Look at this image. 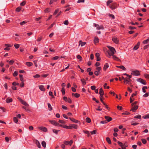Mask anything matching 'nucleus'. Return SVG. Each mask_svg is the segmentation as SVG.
Segmentation results:
<instances>
[{
	"label": "nucleus",
	"mask_w": 149,
	"mask_h": 149,
	"mask_svg": "<svg viewBox=\"0 0 149 149\" xmlns=\"http://www.w3.org/2000/svg\"><path fill=\"white\" fill-rule=\"evenodd\" d=\"M125 77L122 76V78L124 79V82L125 84H129L131 86H132V80L130 79V78L132 77V75H125Z\"/></svg>",
	"instance_id": "f257e3e1"
},
{
	"label": "nucleus",
	"mask_w": 149,
	"mask_h": 149,
	"mask_svg": "<svg viewBox=\"0 0 149 149\" xmlns=\"http://www.w3.org/2000/svg\"><path fill=\"white\" fill-rule=\"evenodd\" d=\"M107 47L109 49L107 52L109 55V57L110 58L111 56L114 55L116 51L114 48L112 47L109 46H107Z\"/></svg>",
	"instance_id": "f03ea898"
},
{
	"label": "nucleus",
	"mask_w": 149,
	"mask_h": 149,
	"mask_svg": "<svg viewBox=\"0 0 149 149\" xmlns=\"http://www.w3.org/2000/svg\"><path fill=\"white\" fill-rule=\"evenodd\" d=\"M132 107L131 111H132L133 112H135L138 109V106L136 105H134V104H132Z\"/></svg>",
	"instance_id": "7ed1b4c3"
},
{
	"label": "nucleus",
	"mask_w": 149,
	"mask_h": 149,
	"mask_svg": "<svg viewBox=\"0 0 149 149\" xmlns=\"http://www.w3.org/2000/svg\"><path fill=\"white\" fill-rule=\"evenodd\" d=\"M109 7L112 10H113L117 8V4L115 3H114L110 4Z\"/></svg>",
	"instance_id": "20e7f679"
},
{
	"label": "nucleus",
	"mask_w": 149,
	"mask_h": 149,
	"mask_svg": "<svg viewBox=\"0 0 149 149\" xmlns=\"http://www.w3.org/2000/svg\"><path fill=\"white\" fill-rule=\"evenodd\" d=\"M137 81L143 85H146V81L141 78H139L137 79Z\"/></svg>",
	"instance_id": "39448f33"
},
{
	"label": "nucleus",
	"mask_w": 149,
	"mask_h": 149,
	"mask_svg": "<svg viewBox=\"0 0 149 149\" xmlns=\"http://www.w3.org/2000/svg\"><path fill=\"white\" fill-rule=\"evenodd\" d=\"M94 26L95 27H96V29H104V28L103 26H102L101 25L99 26V25L94 24Z\"/></svg>",
	"instance_id": "423d86ee"
},
{
	"label": "nucleus",
	"mask_w": 149,
	"mask_h": 149,
	"mask_svg": "<svg viewBox=\"0 0 149 149\" xmlns=\"http://www.w3.org/2000/svg\"><path fill=\"white\" fill-rule=\"evenodd\" d=\"M18 99L20 101L21 103L24 105L27 106H29V105L25 101H24L21 98H18Z\"/></svg>",
	"instance_id": "0eeeda50"
},
{
	"label": "nucleus",
	"mask_w": 149,
	"mask_h": 149,
	"mask_svg": "<svg viewBox=\"0 0 149 149\" xmlns=\"http://www.w3.org/2000/svg\"><path fill=\"white\" fill-rule=\"evenodd\" d=\"M38 128L39 129L45 132H46L47 131V128L44 127H38Z\"/></svg>",
	"instance_id": "6e6552de"
},
{
	"label": "nucleus",
	"mask_w": 149,
	"mask_h": 149,
	"mask_svg": "<svg viewBox=\"0 0 149 149\" xmlns=\"http://www.w3.org/2000/svg\"><path fill=\"white\" fill-rule=\"evenodd\" d=\"M140 73L139 70H135L132 71L131 74H140Z\"/></svg>",
	"instance_id": "1a4fd4ad"
},
{
	"label": "nucleus",
	"mask_w": 149,
	"mask_h": 149,
	"mask_svg": "<svg viewBox=\"0 0 149 149\" xmlns=\"http://www.w3.org/2000/svg\"><path fill=\"white\" fill-rule=\"evenodd\" d=\"M99 94L101 97H102L104 94V92L102 88H101L99 90Z\"/></svg>",
	"instance_id": "9d476101"
},
{
	"label": "nucleus",
	"mask_w": 149,
	"mask_h": 149,
	"mask_svg": "<svg viewBox=\"0 0 149 149\" xmlns=\"http://www.w3.org/2000/svg\"><path fill=\"white\" fill-rule=\"evenodd\" d=\"M39 89L42 91H45V88L44 86L43 85H40L38 86Z\"/></svg>",
	"instance_id": "9b49d317"
},
{
	"label": "nucleus",
	"mask_w": 149,
	"mask_h": 149,
	"mask_svg": "<svg viewBox=\"0 0 149 149\" xmlns=\"http://www.w3.org/2000/svg\"><path fill=\"white\" fill-rule=\"evenodd\" d=\"M113 41L116 43V44H117L118 43L119 40H118V38L115 37H113L112 38Z\"/></svg>",
	"instance_id": "f8f14e48"
},
{
	"label": "nucleus",
	"mask_w": 149,
	"mask_h": 149,
	"mask_svg": "<svg viewBox=\"0 0 149 149\" xmlns=\"http://www.w3.org/2000/svg\"><path fill=\"white\" fill-rule=\"evenodd\" d=\"M105 118L108 122H109L112 120V118L108 116H105Z\"/></svg>",
	"instance_id": "ddd939ff"
},
{
	"label": "nucleus",
	"mask_w": 149,
	"mask_h": 149,
	"mask_svg": "<svg viewBox=\"0 0 149 149\" xmlns=\"http://www.w3.org/2000/svg\"><path fill=\"white\" fill-rule=\"evenodd\" d=\"M140 44V42H138L137 44L136 45H135L133 48V50H135L139 48Z\"/></svg>",
	"instance_id": "4468645a"
},
{
	"label": "nucleus",
	"mask_w": 149,
	"mask_h": 149,
	"mask_svg": "<svg viewBox=\"0 0 149 149\" xmlns=\"http://www.w3.org/2000/svg\"><path fill=\"white\" fill-rule=\"evenodd\" d=\"M69 119L72 121L73 122L75 123H78L79 122V121L77 120H76L73 118H70Z\"/></svg>",
	"instance_id": "2eb2a0df"
},
{
	"label": "nucleus",
	"mask_w": 149,
	"mask_h": 149,
	"mask_svg": "<svg viewBox=\"0 0 149 149\" xmlns=\"http://www.w3.org/2000/svg\"><path fill=\"white\" fill-rule=\"evenodd\" d=\"M6 102L7 103H9L12 102V99L11 98H8L6 99Z\"/></svg>",
	"instance_id": "dca6fc26"
},
{
	"label": "nucleus",
	"mask_w": 149,
	"mask_h": 149,
	"mask_svg": "<svg viewBox=\"0 0 149 149\" xmlns=\"http://www.w3.org/2000/svg\"><path fill=\"white\" fill-rule=\"evenodd\" d=\"M72 96L74 95L76 97L78 98L80 96V94L78 93H72Z\"/></svg>",
	"instance_id": "f3484780"
},
{
	"label": "nucleus",
	"mask_w": 149,
	"mask_h": 149,
	"mask_svg": "<svg viewBox=\"0 0 149 149\" xmlns=\"http://www.w3.org/2000/svg\"><path fill=\"white\" fill-rule=\"evenodd\" d=\"M52 131L53 133H55L56 134H58V132L60 131V130H56L54 129H52Z\"/></svg>",
	"instance_id": "a211bd4d"
},
{
	"label": "nucleus",
	"mask_w": 149,
	"mask_h": 149,
	"mask_svg": "<svg viewBox=\"0 0 149 149\" xmlns=\"http://www.w3.org/2000/svg\"><path fill=\"white\" fill-rule=\"evenodd\" d=\"M86 43L85 42H83L81 40H80L79 41V45H81V47L84 45H85Z\"/></svg>",
	"instance_id": "6ab92c4d"
},
{
	"label": "nucleus",
	"mask_w": 149,
	"mask_h": 149,
	"mask_svg": "<svg viewBox=\"0 0 149 149\" xmlns=\"http://www.w3.org/2000/svg\"><path fill=\"white\" fill-rule=\"evenodd\" d=\"M81 81L82 82V83L83 86L85 85L86 84V82L85 80V79H81Z\"/></svg>",
	"instance_id": "aec40b11"
},
{
	"label": "nucleus",
	"mask_w": 149,
	"mask_h": 149,
	"mask_svg": "<svg viewBox=\"0 0 149 149\" xmlns=\"http://www.w3.org/2000/svg\"><path fill=\"white\" fill-rule=\"evenodd\" d=\"M36 144L37 146L38 147V148H41L40 144L38 141L36 140Z\"/></svg>",
	"instance_id": "412c9836"
},
{
	"label": "nucleus",
	"mask_w": 149,
	"mask_h": 149,
	"mask_svg": "<svg viewBox=\"0 0 149 149\" xmlns=\"http://www.w3.org/2000/svg\"><path fill=\"white\" fill-rule=\"evenodd\" d=\"M109 65L107 63H106L104 66L103 69L104 70H106L108 68Z\"/></svg>",
	"instance_id": "4be33fe9"
},
{
	"label": "nucleus",
	"mask_w": 149,
	"mask_h": 149,
	"mask_svg": "<svg viewBox=\"0 0 149 149\" xmlns=\"http://www.w3.org/2000/svg\"><path fill=\"white\" fill-rule=\"evenodd\" d=\"M113 56V58L115 60L119 61L120 59L116 56H114V55L112 56Z\"/></svg>",
	"instance_id": "5701e85b"
},
{
	"label": "nucleus",
	"mask_w": 149,
	"mask_h": 149,
	"mask_svg": "<svg viewBox=\"0 0 149 149\" xmlns=\"http://www.w3.org/2000/svg\"><path fill=\"white\" fill-rule=\"evenodd\" d=\"M107 141V142L108 143L111 144V141L109 137H107L106 138Z\"/></svg>",
	"instance_id": "b1692460"
},
{
	"label": "nucleus",
	"mask_w": 149,
	"mask_h": 149,
	"mask_svg": "<svg viewBox=\"0 0 149 149\" xmlns=\"http://www.w3.org/2000/svg\"><path fill=\"white\" fill-rule=\"evenodd\" d=\"M48 107L49 108V111H51L52 110V108L51 106V104L49 103H48Z\"/></svg>",
	"instance_id": "393cba45"
},
{
	"label": "nucleus",
	"mask_w": 149,
	"mask_h": 149,
	"mask_svg": "<svg viewBox=\"0 0 149 149\" xmlns=\"http://www.w3.org/2000/svg\"><path fill=\"white\" fill-rule=\"evenodd\" d=\"M42 146L44 147L45 148L46 147V142L44 141H42L41 143Z\"/></svg>",
	"instance_id": "a878e982"
},
{
	"label": "nucleus",
	"mask_w": 149,
	"mask_h": 149,
	"mask_svg": "<svg viewBox=\"0 0 149 149\" xmlns=\"http://www.w3.org/2000/svg\"><path fill=\"white\" fill-rule=\"evenodd\" d=\"M86 121L88 123H90L91 122V119H90V118L87 117L86 119Z\"/></svg>",
	"instance_id": "bb28decb"
},
{
	"label": "nucleus",
	"mask_w": 149,
	"mask_h": 149,
	"mask_svg": "<svg viewBox=\"0 0 149 149\" xmlns=\"http://www.w3.org/2000/svg\"><path fill=\"white\" fill-rule=\"evenodd\" d=\"M26 65L29 66H30L33 65V63L31 62H27L26 63Z\"/></svg>",
	"instance_id": "cd10ccee"
},
{
	"label": "nucleus",
	"mask_w": 149,
	"mask_h": 149,
	"mask_svg": "<svg viewBox=\"0 0 149 149\" xmlns=\"http://www.w3.org/2000/svg\"><path fill=\"white\" fill-rule=\"evenodd\" d=\"M112 2H113V1L112 0H108L107 2V6H110V4Z\"/></svg>",
	"instance_id": "c85d7f7f"
},
{
	"label": "nucleus",
	"mask_w": 149,
	"mask_h": 149,
	"mask_svg": "<svg viewBox=\"0 0 149 149\" xmlns=\"http://www.w3.org/2000/svg\"><path fill=\"white\" fill-rule=\"evenodd\" d=\"M131 124L133 125H136L139 124L138 123H134V121H132L131 123Z\"/></svg>",
	"instance_id": "c756f323"
},
{
	"label": "nucleus",
	"mask_w": 149,
	"mask_h": 149,
	"mask_svg": "<svg viewBox=\"0 0 149 149\" xmlns=\"http://www.w3.org/2000/svg\"><path fill=\"white\" fill-rule=\"evenodd\" d=\"M72 127L75 129H77L78 127V126L77 125L72 124Z\"/></svg>",
	"instance_id": "7c9ffc66"
},
{
	"label": "nucleus",
	"mask_w": 149,
	"mask_h": 149,
	"mask_svg": "<svg viewBox=\"0 0 149 149\" xmlns=\"http://www.w3.org/2000/svg\"><path fill=\"white\" fill-rule=\"evenodd\" d=\"M141 116L140 115H138L135 116L134 117V118H138L141 119Z\"/></svg>",
	"instance_id": "2f4dec72"
},
{
	"label": "nucleus",
	"mask_w": 149,
	"mask_h": 149,
	"mask_svg": "<svg viewBox=\"0 0 149 149\" xmlns=\"http://www.w3.org/2000/svg\"><path fill=\"white\" fill-rule=\"evenodd\" d=\"M149 42V37L146 40H145L143 42V43L144 44H147Z\"/></svg>",
	"instance_id": "473e14b6"
},
{
	"label": "nucleus",
	"mask_w": 149,
	"mask_h": 149,
	"mask_svg": "<svg viewBox=\"0 0 149 149\" xmlns=\"http://www.w3.org/2000/svg\"><path fill=\"white\" fill-rule=\"evenodd\" d=\"M13 120L14 122L15 123H17L18 122V120L17 118L16 117H14L13 118Z\"/></svg>",
	"instance_id": "72a5a7b5"
},
{
	"label": "nucleus",
	"mask_w": 149,
	"mask_h": 149,
	"mask_svg": "<svg viewBox=\"0 0 149 149\" xmlns=\"http://www.w3.org/2000/svg\"><path fill=\"white\" fill-rule=\"evenodd\" d=\"M98 39L97 37H95L94 39V42L95 43H97L98 42Z\"/></svg>",
	"instance_id": "f704fd0d"
},
{
	"label": "nucleus",
	"mask_w": 149,
	"mask_h": 149,
	"mask_svg": "<svg viewBox=\"0 0 149 149\" xmlns=\"http://www.w3.org/2000/svg\"><path fill=\"white\" fill-rule=\"evenodd\" d=\"M141 141L142 143L144 144H146L147 142L146 140L144 139H141Z\"/></svg>",
	"instance_id": "c9c22d12"
},
{
	"label": "nucleus",
	"mask_w": 149,
	"mask_h": 149,
	"mask_svg": "<svg viewBox=\"0 0 149 149\" xmlns=\"http://www.w3.org/2000/svg\"><path fill=\"white\" fill-rule=\"evenodd\" d=\"M118 143L121 147L123 146L124 145V144L123 143L119 141L118 142Z\"/></svg>",
	"instance_id": "e433bc0d"
},
{
	"label": "nucleus",
	"mask_w": 149,
	"mask_h": 149,
	"mask_svg": "<svg viewBox=\"0 0 149 149\" xmlns=\"http://www.w3.org/2000/svg\"><path fill=\"white\" fill-rule=\"evenodd\" d=\"M19 76L21 81L22 82L24 81V78L23 75H19Z\"/></svg>",
	"instance_id": "4c0bfd02"
},
{
	"label": "nucleus",
	"mask_w": 149,
	"mask_h": 149,
	"mask_svg": "<svg viewBox=\"0 0 149 149\" xmlns=\"http://www.w3.org/2000/svg\"><path fill=\"white\" fill-rule=\"evenodd\" d=\"M143 118L144 119L149 118V114L143 116Z\"/></svg>",
	"instance_id": "58836bf2"
},
{
	"label": "nucleus",
	"mask_w": 149,
	"mask_h": 149,
	"mask_svg": "<svg viewBox=\"0 0 149 149\" xmlns=\"http://www.w3.org/2000/svg\"><path fill=\"white\" fill-rule=\"evenodd\" d=\"M61 127L66 129H67L68 126H67L65 125H61Z\"/></svg>",
	"instance_id": "ea45409f"
},
{
	"label": "nucleus",
	"mask_w": 149,
	"mask_h": 149,
	"mask_svg": "<svg viewBox=\"0 0 149 149\" xmlns=\"http://www.w3.org/2000/svg\"><path fill=\"white\" fill-rule=\"evenodd\" d=\"M118 67H119L120 69L123 70H125L126 69L125 68L123 65H121L119 66H118Z\"/></svg>",
	"instance_id": "a19ab883"
},
{
	"label": "nucleus",
	"mask_w": 149,
	"mask_h": 149,
	"mask_svg": "<svg viewBox=\"0 0 149 149\" xmlns=\"http://www.w3.org/2000/svg\"><path fill=\"white\" fill-rule=\"evenodd\" d=\"M50 122L53 125H55V124L56 123V121L55 120H50Z\"/></svg>",
	"instance_id": "79ce46f5"
},
{
	"label": "nucleus",
	"mask_w": 149,
	"mask_h": 149,
	"mask_svg": "<svg viewBox=\"0 0 149 149\" xmlns=\"http://www.w3.org/2000/svg\"><path fill=\"white\" fill-rule=\"evenodd\" d=\"M61 92L63 95H64L65 93V89L64 88H62L61 89Z\"/></svg>",
	"instance_id": "37998d69"
},
{
	"label": "nucleus",
	"mask_w": 149,
	"mask_h": 149,
	"mask_svg": "<svg viewBox=\"0 0 149 149\" xmlns=\"http://www.w3.org/2000/svg\"><path fill=\"white\" fill-rule=\"evenodd\" d=\"M84 132L85 133V134H87L88 135V136H89L90 135V134L89 133V132L88 131H84Z\"/></svg>",
	"instance_id": "c03bdc74"
},
{
	"label": "nucleus",
	"mask_w": 149,
	"mask_h": 149,
	"mask_svg": "<svg viewBox=\"0 0 149 149\" xmlns=\"http://www.w3.org/2000/svg\"><path fill=\"white\" fill-rule=\"evenodd\" d=\"M49 95L50 96H52V98H54V96L53 95V93H52V92L51 91H50L49 92Z\"/></svg>",
	"instance_id": "a18cd8bd"
},
{
	"label": "nucleus",
	"mask_w": 149,
	"mask_h": 149,
	"mask_svg": "<svg viewBox=\"0 0 149 149\" xmlns=\"http://www.w3.org/2000/svg\"><path fill=\"white\" fill-rule=\"evenodd\" d=\"M96 133V130H93V131L91 132V134H95Z\"/></svg>",
	"instance_id": "49530a36"
},
{
	"label": "nucleus",
	"mask_w": 149,
	"mask_h": 149,
	"mask_svg": "<svg viewBox=\"0 0 149 149\" xmlns=\"http://www.w3.org/2000/svg\"><path fill=\"white\" fill-rule=\"evenodd\" d=\"M58 122L60 123L61 124H64L65 123V122L63 120H59L58 121Z\"/></svg>",
	"instance_id": "de8ad7c7"
},
{
	"label": "nucleus",
	"mask_w": 149,
	"mask_h": 149,
	"mask_svg": "<svg viewBox=\"0 0 149 149\" xmlns=\"http://www.w3.org/2000/svg\"><path fill=\"white\" fill-rule=\"evenodd\" d=\"M14 46L16 49H17L19 47V45L18 44H15L14 45Z\"/></svg>",
	"instance_id": "09e8293b"
},
{
	"label": "nucleus",
	"mask_w": 149,
	"mask_h": 149,
	"mask_svg": "<svg viewBox=\"0 0 149 149\" xmlns=\"http://www.w3.org/2000/svg\"><path fill=\"white\" fill-rule=\"evenodd\" d=\"M20 73L27 74V73L24 70H21L19 71Z\"/></svg>",
	"instance_id": "8fccbe9b"
},
{
	"label": "nucleus",
	"mask_w": 149,
	"mask_h": 149,
	"mask_svg": "<svg viewBox=\"0 0 149 149\" xmlns=\"http://www.w3.org/2000/svg\"><path fill=\"white\" fill-rule=\"evenodd\" d=\"M63 23L64 24L66 25H68L69 24L68 21V20H65L64 22Z\"/></svg>",
	"instance_id": "3c124183"
},
{
	"label": "nucleus",
	"mask_w": 149,
	"mask_h": 149,
	"mask_svg": "<svg viewBox=\"0 0 149 149\" xmlns=\"http://www.w3.org/2000/svg\"><path fill=\"white\" fill-rule=\"evenodd\" d=\"M77 58L79 59L80 61H81L82 59V57L80 55H78L77 56Z\"/></svg>",
	"instance_id": "603ef678"
},
{
	"label": "nucleus",
	"mask_w": 149,
	"mask_h": 149,
	"mask_svg": "<svg viewBox=\"0 0 149 149\" xmlns=\"http://www.w3.org/2000/svg\"><path fill=\"white\" fill-rule=\"evenodd\" d=\"M21 10V8L20 7H18L16 9V10L17 12H19Z\"/></svg>",
	"instance_id": "864d4df0"
},
{
	"label": "nucleus",
	"mask_w": 149,
	"mask_h": 149,
	"mask_svg": "<svg viewBox=\"0 0 149 149\" xmlns=\"http://www.w3.org/2000/svg\"><path fill=\"white\" fill-rule=\"evenodd\" d=\"M0 109H1L3 111V112H6V109L3 107H0Z\"/></svg>",
	"instance_id": "5fc2aeb1"
},
{
	"label": "nucleus",
	"mask_w": 149,
	"mask_h": 149,
	"mask_svg": "<svg viewBox=\"0 0 149 149\" xmlns=\"http://www.w3.org/2000/svg\"><path fill=\"white\" fill-rule=\"evenodd\" d=\"M59 58V57L58 56H56L52 58V59L54 60H56L58 58Z\"/></svg>",
	"instance_id": "6e6d98bb"
},
{
	"label": "nucleus",
	"mask_w": 149,
	"mask_h": 149,
	"mask_svg": "<svg viewBox=\"0 0 149 149\" xmlns=\"http://www.w3.org/2000/svg\"><path fill=\"white\" fill-rule=\"evenodd\" d=\"M26 3V2L25 1H23L21 3L20 5L23 6H24Z\"/></svg>",
	"instance_id": "4d7b16f0"
},
{
	"label": "nucleus",
	"mask_w": 149,
	"mask_h": 149,
	"mask_svg": "<svg viewBox=\"0 0 149 149\" xmlns=\"http://www.w3.org/2000/svg\"><path fill=\"white\" fill-rule=\"evenodd\" d=\"M91 88L92 90H94L95 89L96 87L95 86H91Z\"/></svg>",
	"instance_id": "13d9d810"
},
{
	"label": "nucleus",
	"mask_w": 149,
	"mask_h": 149,
	"mask_svg": "<svg viewBox=\"0 0 149 149\" xmlns=\"http://www.w3.org/2000/svg\"><path fill=\"white\" fill-rule=\"evenodd\" d=\"M149 93H146L145 94H144L143 95V96L145 97H148L149 95Z\"/></svg>",
	"instance_id": "bf43d9fd"
},
{
	"label": "nucleus",
	"mask_w": 149,
	"mask_h": 149,
	"mask_svg": "<svg viewBox=\"0 0 149 149\" xmlns=\"http://www.w3.org/2000/svg\"><path fill=\"white\" fill-rule=\"evenodd\" d=\"M62 108L64 109L67 110L68 109L67 107L64 105H62Z\"/></svg>",
	"instance_id": "052dcab7"
},
{
	"label": "nucleus",
	"mask_w": 149,
	"mask_h": 149,
	"mask_svg": "<svg viewBox=\"0 0 149 149\" xmlns=\"http://www.w3.org/2000/svg\"><path fill=\"white\" fill-rule=\"evenodd\" d=\"M57 0H51L49 3V4H52L54 2H56Z\"/></svg>",
	"instance_id": "680f3d73"
},
{
	"label": "nucleus",
	"mask_w": 149,
	"mask_h": 149,
	"mask_svg": "<svg viewBox=\"0 0 149 149\" xmlns=\"http://www.w3.org/2000/svg\"><path fill=\"white\" fill-rule=\"evenodd\" d=\"M26 22L25 21H23L22 22H21L20 23V24L21 25H23L24 24H26Z\"/></svg>",
	"instance_id": "e2e57ef3"
},
{
	"label": "nucleus",
	"mask_w": 149,
	"mask_h": 149,
	"mask_svg": "<svg viewBox=\"0 0 149 149\" xmlns=\"http://www.w3.org/2000/svg\"><path fill=\"white\" fill-rule=\"evenodd\" d=\"M100 73V72H99L98 71H97V70L96 71H95L94 72L95 74H98Z\"/></svg>",
	"instance_id": "0e129e2a"
},
{
	"label": "nucleus",
	"mask_w": 149,
	"mask_h": 149,
	"mask_svg": "<svg viewBox=\"0 0 149 149\" xmlns=\"http://www.w3.org/2000/svg\"><path fill=\"white\" fill-rule=\"evenodd\" d=\"M14 62V61L13 60H11L9 61V63L10 65H12Z\"/></svg>",
	"instance_id": "69168bd1"
},
{
	"label": "nucleus",
	"mask_w": 149,
	"mask_h": 149,
	"mask_svg": "<svg viewBox=\"0 0 149 149\" xmlns=\"http://www.w3.org/2000/svg\"><path fill=\"white\" fill-rule=\"evenodd\" d=\"M66 102H68L69 103H72V100L70 98L68 99Z\"/></svg>",
	"instance_id": "338daca9"
},
{
	"label": "nucleus",
	"mask_w": 149,
	"mask_h": 149,
	"mask_svg": "<svg viewBox=\"0 0 149 149\" xmlns=\"http://www.w3.org/2000/svg\"><path fill=\"white\" fill-rule=\"evenodd\" d=\"M107 122L106 120H102L100 122V123L102 124H104L107 123Z\"/></svg>",
	"instance_id": "774afa93"
}]
</instances>
